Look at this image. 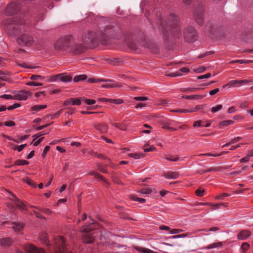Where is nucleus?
Wrapping results in <instances>:
<instances>
[{
	"label": "nucleus",
	"mask_w": 253,
	"mask_h": 253,
	"mask_svg": "<svg viewBox=\"0 0 253 253\" xmlns=\"http://www.w3.org/2000/svg\"><path fill=\"white\" fill-rule=\"evenodd\" d=\"M147 47L150 48L151 50L153 52H156V48L157 46L155 45H154L152 43H149L147 44Z\"/></svg>",
	"instance_id": "obj_52"
},
{
	"label": "nucleus",
	"mask_w": 253,
	"mask_h": 253,
	"mask_svg": "<svg viewBox=\"0 0 253 253\" xmlns=\"http://www.w3.org/2000/svg\"><path fill=\"white\" fill-rule=\"evenodd\" d=\"M88 153L91 154V155L95 156L98 158H100V159H105V158L103 155H102V154H98L96 152L91 151V152H89Z\"/></svg>",
	"instance_id": "obj_43"
},
{
	"label": "nucleus",
	"mask_w": 253,
	"mask_h": 253,
	"mask_svg": "<svg viewBox=\"0 0 253 253\" xmlns=\"http://www.w3.org/2000/svg\"><path fill=\"white\" fill-rule=\"evenodd\" d=\"M12 242L13 241L12 239L10 238L0 239V245L2 246H10L12 244Z\"/></svg>",
	"instance_id": "obj_21"
},
{
	"label": "nucleus",
	"mask_w": 253,
	"mask_h": 253,
	"mask_svg": "<svg viewBox=\"0 0 253 253\" xmlns=\"http://www.w3.org/2000/svg\"><path fill=\"white\" fill-rule=\"evenodd\" d=\"M25 20L19 17L8 18L5 22V31L8 35L15 37L24 30Z\"/></svg>",
	"instance_id": "obj_3"
},
{
	"label": "nucleus",
	"mask_w": 253,
	"mask_h": 253,
	"mask_svg": "<svg viewBox=\"0 0 253 253\" xmlns=\"http://www.w3.org/2000/svg\"><path fill=\"white\" fill-rule=\"evenodd\" d=\"M179 159L177 156L167 155L166 156V159L171 162H177L179 161Z\"/></svg>",
	"instance_id": "obj_32"
},
{
	"label": "nucleus",
	"mask_w": 253,
	"mask_h": 253,
	"mask_svg": "<svg viewBox=\"0 0 253 253\" xmlns=\"http://www.w3.org/2000/svg\"><path fill=\"white\" fill-rule=\"evenodd\" d=\"M4 125L7 126H15V124L14 122L9 121L5 122Z\"/></svg>",
	"instance_id": "obj_63"
},
{
	"label": "nucleus",
	"mask_w": 253,
	"mask_h": 253,
	"mask_svg": "<svg viewBox=\"0 0 253 253\" xmlns=\"http://www.w3.org/2000/svg\"><path fill=\"white\" fill-rule=\"evenodd\" d=\"M27 85L30 86H41L42 85V83H38L35 82H29L26 84Z\"/></svg>",
	"instance_id": "obj_53"
},
{
	"label": "nucleus",
	"mask_w": 253,
	"mask_h": 253,
	"mask_svg": "<svg viewBox=\"0 0 253 253\" xmlns=\"http://www.w3.org/2000/svg\"><path fill=\"white\" fill-rule=\"evenodd\" d=\"M17 42L21 45H31L33 42L34 40L32 37L26 34H23L21 35L17 40Z\"/></svg>",
	"instance_id": "obj_10"
},
{
	"label": "nucleus",
	"mask_w": 253,
	"mask_h": 253,
	"mask_svg": "<svg viewBox=\"0 0 253 253\" xmlns=\"http://www.w3.org/2000/svg\"><path fill=\"white\" fill-rule=\"evenodd\" d=\"M73 36L68 35L59 39L54 44L56 50H66L69 51L70 44L72 43Z\"/></svg>",
	"instance_id": "obj_4"
},
{
	"label": "nucleus",
	"mask_w": 253,
	"mask_h": 253,
	"mask_svg": "<svg viewBox=\"0 0 253 253\" xmlns=\"http://www.w3.org/2000/svg\"><path fill=\"white\" fill-rule=\"evenodd\" d=\"M158 24L165 41H169L171 37L177 38L180 34L179 18L173 13L168 16L167 21L160 19Z\"/></svg>",
	"instance_id": "obj_2"
},
{
	"label": "nucleus",
	"mask_w": 253,
	"mask_h": 253,
	"mask_svg": "<svg viewBox=\"0 0 253 253\" xmlns=\"http://www.w3.org/2000/svg\"><path fill=\"white\" fill-rule=\"evenodd\" d=\"M14 199H11L10 200L13 201L16 207L21 211H25L26 210V205L14 194H11Z\"/></svg>",
	"instance_id": "obj_16"
},
{
	"label": "nucleus",
	"mask_w": 253,
	"mask_h": 253,
	"mask_svg": "<svg viewBox=\"0 0 253 253\" xmlns=\"http://www.w3.org/2000/svg\"><path fill=\"white\" fill-rule=\"evenodd\" d=\"M81 101H82V99L80 98H70L69 99H68L64 102V105L65 106H67L69 105H80L81 103Z\"/></svg>",
	"instance_id": "obj_17"
},
{
	"label": "nucleus",
	"mask_w": 253,
	"mask_h": 253,
	"mask_svg": "<svg viewBox=\"0 0 253 253\" xmlns=\"http://www.w3.org/2000/svg\"><path fill=\"white\" fill-rule=\"evenodd\" d=\"M182 232V230L178 229H173L170 231V233L172 234H177Z\"/></svg>",
	"instance_id": "obj_61"
},
{
	"label": "nucleus",
	"mask_w": 253,
	"mask_h": 253,
	"mask_svg": "<svg viewBox=\"0 0 253 253\" xmlns=\"http://www.w3.org/2000/svg\"><path fill=\"white\" fill-rule=\"evenodd\" d=\"M49 149H50V147L49 146H46L45 147V148L43 151V152L42 154V155L43 157H44L45 156L46 153L48 151Z\"/></svg>",
	"instance_id": "obj_64"
},
{
	"label": "nucleus",
	"mask_w": 253,
	"mask_h": 253,
	"mask_svg": "<svg viewBox=\"0 0 253 253\" xmlns=\"http://www.w3.org/2000/svg\"><path fill=\"white\" fill-rule=\"evenodd\" d=\"M108 102L116 104H121L124 102L123 100L121 99H108Z\"/></svg>",
	"instance_id": "obj_34"
},
{
	"label": "nucleus",
	"mask_w": 253,
	"mask_h": 253,
	"mask_svg": "<svg viewBox=\"0 0 253 253\" xmlns=\"http://www.w3.org/2000/svg\"><path fill=\"white\" fill-rule=\"evenodd\" d=\"M27 146V144L20 145L19 146L15 145L14 147H13V149L15 150H17L19 152H20Z\"/></svg>",
	"instance_id": "obj_44"
},
{
	"label": "nucleus",
	"mask_w": 253,
	"mask_h": 253,
	"mask_svg": "<svg viewBox=\"0 0 253 253\" xmlns=\"http://www.w3.org/2000/svg\"><path fill=\"white\" fill-rule=\"evenodd\" d=\"M23 248L25 251L28 253H45L42 249H38L32 244H26Z\"/></svg>",
	"instance_id": "obj_14"
},
{
	"label": "nucleus",
	"mask_w": 253,
	"mask_h": 253,
	"mask_svg": "<svg viewBox=\"0 0 253 253\" xmlns=\"http://www.w3.org/2000/svg\"><path fill=\"white\" fill-rule=\"evenodd\" d=\"M87 82L90 83H95L98 82H112V80H104V79H98L96 78H90L88 79Z\"/></svg>",
	"instance_id": "obj_27"
},
{
	"label": "nucleus",
	"mask_w": 253,
	"mask_h": 253,
	"mask_svg": "<svg viewBox=\"0 0 253 253\" xmlns=\"http://www.w3.org/2000/svg\"><path fill=\"white\" fill-rule=\"evenodd\" d=\"M224 29V26L218 22L214 23L209 31V37L214 38L217 36V34L221 33Z\"/></svg>",
	"instance_id": "obj_8"
},
{
	"label": "nucleus",
	"mask_w": 253,
	"mask_h": 253,
	"mask_svg": "<svg viewBox=\"0 0 253 253\" xmlns=\"http://www.w3.org/2000/svg\"><path fill=\"white\" fill-rule=\"evenodd\" d=\"M103 88H113L120 87L119 85L116 84H105L101 85Z\"/></svg>",
	"instance_id": "obj_45"
},
{
	"label": "nucleus",
	"mask_w": 253,
	"mask_h": 253,
	"mask_svg": "<svg viewBox=\"0 0 253 253\" xmlns=\"http://www.w3.org/2000/svg\"><path fill=\"white\" fill-rule=\"evenodd\" d=\"M152 189L149 188H144L142 189L140 192L143 194H148L152 192Z\"/></svg>",
	"instance_id": "obj_40"
},
{
	"label": "nucleus",
	"mask_w": 253,
	"mask_h": 253,
	"mask_svg": "<svg viewBox=\"0 0 253 253\" xmlns=\"http://www.w3.org/2000/svg\"><path fill=\"white\" fill-rule=\"evenodd\" d=\"M126 44L128 46V47L133 51H135L137 49V45L135 43H134L132 41H127L126 42Z\"/></svg>",
	"instance_id": "obj_28"
},
{
	"label": "nucleus",
	"mask_w": 253,
	"mask_h": 253,
	"mask_svg": "<svg viewBox=\"0 0 253 253\" xmlns=\"http://www.w3.org/2000/svg\"><path fill=\"white\" fill-rule=\"evenodd\" d=\"M72 41L69 50V52L72 54L79 55L87 50L81 40L75 39L73 37Z\"/></svg>",
	"instance_id": "obj_5"
},
{
	"label": "nucleus",
	"mask_w": 253,
	"mask_h": 253,
	"mask_svg": "<svg viewBox=\"0 0 253 253\" xmlns=\"http://www.w3.org/2000/svg\"><path fill=\"white\" fill-rule=\"evenodd\" d=\"M137 250L138 252L142 253H157L152 250L145 248H138Z\"/></svg>",
	"instance_id": "obj_30"
},
{
	"label": "nucleus",
	"mask_w": 253,
	"mask_h": 253,
	"mask_svg": "<svg viewBox=\"0 0 253 253\" xmlns=\"http://www.w3.org/2000/svg\"><path fill=\"white\" fill-rule=\"evenodd\" d=\"M222 108V105H218L215 107H212L211 109V111L212 113H215V112H217L218 111L220 110V109H221Z\"/></svg>",
	"instance_id": "obj_49"
},
{
	"label": "nucleus",
	"mask_w": 253,
	"mask_h": 253,
	"mask_svg": "<svg viewBox=\"0 0 253 253\" xmlns=\"http://www.w3.org/2000/svg\"><path fill=\"white\" fill-rule=\"evenodd\" d=\"M94 126L101 133H105L108 129V126L105 124H98L94 125Z\"/></svg>",
	"instance_id": "obj_18"
},
{
	"label": "nucleus",
	"mask_w": 253,
	"mask_h": 253,
	"mask_svg": "<svg viewBox=\"0 0 253 253\" xmlns=\"http://www.w3.org/2000/svg\"><path fill=\"white\" fill-rule=\"evenodd\" d=\"M26 182L29 185L31 186H33V187H36V184L35 182H34L33 181H32L31 179H30V178H27L26 179Z\"/></svg>",
	"instance_id": "obj_51"
},
{
	"label": "nucleus",
	"mask_w": 253,
	"mask_h": 253,
	"mask_svg": "<svg viewBox=\"0 0 253 253\" xmlns=\"http://www.w3.org/2000/svg\"><path fill=\"white\" fill-rule=\"evenodd\" d=\"M131 199L135 201H137L141 203H144L145 202L146 200L143 198H139L136 196H132Z\"/></svg>",
	"instance_id": "obj_39"
},
{
	"label": "nucleus",
	"mask_w": 253,
	"mask_h": 253,
	"mask_svg": "<svg viewBox=\"0 0 253 253\" xmlns=\"http://www.w3.org/2000/svg\"><path fill=\"white\" fill-rule=\"evenodd\" d=\"M233 62H236V63H240V64H243V63H251V62H252V61H251V60H238L234 61Z\"/></svg>",
	"instance_id": "obj_59"
},
{
	"label": "nucleus",
	"mask_w": 253,
	"mask_h": 253,
	"mask_svg": "<svg viewBox=\"0 0 253 253\" xmlns=\"http://www.w3.org/2000/svg\"><path fill=\"white\" fill-rule=\"evenodd\" d=\"M204 7L200 5L195 9L194 13L195 20L198 24L202 25L203 23Z\"/></svg>",
	"instance_id": "obj_11"
},
{
	"label": "nucleus",
	"mask_w": 253,
	"mask_h": 253,
	"mask_svg": "<svg viewBox=\"0 0 253 253\" xmlns=\"http://www.w3.org/2000/svg\"><path fill=\"white\" fill-rule=\"evenodd\" d=\"M250 245L248 243L245 242L242 245L241 248L245 253L249 248Z\"/></svg>",
	"instance_id": "obj_56"
},
{
	"label": "nucleus",
	"mask_w": 253,
	"mask_h": 253,
	"mask_svg": "<svg viewBox=\"0 0 253 253\" xmlns=\"http://www.w3.org/2000/svg\"><path fill=\"white\" fill-rule=\"evenodd\" d=\"M36 208L39 211L46 214H50L51 213V211L48 209H43L40 207H36Z\"/></svg>",
	"instance_id": "obj_50"
},
{
	"label": "nucleus",
	"mask_w": 253,
	"mask_h": 253,
	"mask_svg": "<svg viewBox=\"0 0 253 253\" xmlns=\"http://www.w3.org/2000/svg\"><path fill=\"white\" fill-rule=\"evenodd\" d=\"M222 245H223L222 242H218L214 243L208 245L206 247V248L207 249L209 250V249H213V248H217V247H220L222 246Z\"/></svg>",
	"instance_id": "obj_29"
},
{
	"label": "nucleus",
	"mask_w": 253,
	"mask_h": 253,
	"mask_svg": "<svg viewBox=\"0 0 253 253\" xmlns=\"http://www.w3.org/2000/svg\"><path fill=\"white\" fill-rule=\"evenodd\" d=\"M87 79L86 75H80L79 76H75L74 78V82H78L80 81H84Z\"/></svg>",
	"instance_id": "obj_31"
},
{
	"label": "nucleus",
	"mask_w": 253,
	"mask_h": 253,
	"mask_svg": "<svg viewBox=\"0 0 253 253\" xmlns=\"http://www.w3.org/2000/svg\"><path fill=\"white\" fill-rule=\"evenodd\" d=\"M28 164H29L28 161L22 160H16L14 163V165L17 166H23Z\"/></svg>",
	"instance_id": "obj_36"
},
{
	"label": "nucleus",
	"mask_w": 253,
	"mask_h": 253,
	"mask_svg": "<svg viewBox=\"0 0 253 253\" xmlns=\"http://www.w3.org/2000/svg\"><path fill=\"white\" fill-rule=\"evenodd\" d=\"M47 107L46 105H35L31 108L32 113L35 114L41 110L44 109Z\"/></svg>",
	"instance_id": "obj_24"
},
{
	"label": "nucleus",
	"mask_w": 253,
	"mask_h": 253,
	"mask_svg": "<svg viewBox=\"0 0 253 253\" xmlns=\"http://www.w3.org/2000/svg\"><path fill=\"white\" fill-rule=\"evenodd\" d=\"M229 153V151H227V152L223 151V152H222L219 154H212V153H207V154H202V155L207 156H212V157H218V156H221L223 154H226V153Z\"/></svg>",
	"instance_id": "obj_37"
},
{
	"label": "nucleus",
	"mask_w": 253,
	"mask_h": 253,
	"mask_svg": "<svg viewBox=\"0 0 253 253\" xmlns=\"http://www.w3.org/2000/svg\"><path fill=\"white\" fill-rule=\"evenodd\" d=\"M128 156L135 159H138L143 157L144 156V154L143 153H130L128 154Z\"/></svg>",
	"instance_id": "obj_33"
},
{
	"label": "nucleus",
	"mask_w": 253,
	"mask_h": 253,
	"mask_svg": "<svg viewBox=\"0 0 253 253\" xmlns=\"http://www.w3.org/2000/svg\"><path fill=\"white\" fill-rule=\"evenodd\" d=\"M88 174L93 175L95 178L99 179L101 180H102L108 184L107 180L103 177V176L96 172L91 171L89 172Z\"/></svg>",
	"instance_id": "obj_26"
},
{
	"label": "nucleus",
	"mask_w": 253,
	"mask_h": 253,
	"mask_svg": "<svg viewBox=\"0 0 253 253\" xmlns=\"http://www.w3.org/2000/svg\"><path fill=\"white\" fill-rule=\"evenodd\" d=\"M183 36L185 41L193 42L197 39V31L194 27L188 26L184 30Z\"/></svg>",
	"instance_id": "obj_6"
},
{
	"label": "nucleus",
	"mask_w": 253,
	"mask_h": 253,
	"mask_svg": "<svg viewBox=\"0 0 253 253\" xmlns=\"http://www.w3.org/2000/svg\"><path fill=\"white\" fill-rule=\"evenodd\" d=\"M211 76V74L210 73H208L205 75L199 76L198 77V79H207V78H210Z\"/></svg>",
	"instance_id": "obj_58"
},
{
	"label": "nucleus",
	"mask_w": 253,
	"mask_h": 253,
	"mask_svg": "<svg viewBox=\"0 0 253 253\" xmlns=\"http://www.w3.org/2000/svg\"><path fill=\"white\" fill-rule=\"evenodd\" d=\"M212 53H213V52H212V51H208V52H206L205 53L202 54L201 55H200L199 56V58H204V57H206L207 56H208V55H209L210 54H211Z\"/></svg>",
	"instance_id": "obj_62"
},
{
	"label": "nucleus",
	"mask_w": 253,
	"mask_h": 253,
	"mask_svg": "<svg viewBox=\"0 0 253 253\" xmlns=\"http://www.w3.org/2000/svg\"><path fill=\"white\" fill-rule=\"evenodd\" d=\"M12 228L15 231H20L24 227V224L22 222H12Z\"/></svg>",
	"instance_id": "obj_23"
},
{
	"label": "nucleus",
	"mask_w": 253,
	"mask_h": 253,
	"mask_svg": "<svg viewBox=\"0 0 253 253\" xmlns=\"http://www.w3.org/2000/svg\"><path fill=\"white\" fill-rule=\"evenodd\" d=\"M43 77L40 75H33L31 76L30 79L33 81H38L39 80H42Z\"/></svg>",
	"instance_id": "obj_48"
},
{
	"label": "nucleus",
	"mask_w": 253,
	"mask_h": 253,
	"mask_svg": "<svg viewBox=\"0 0 253 253\" xmlns=\"http://www.w3.org/2000/svg\"><path fill=\"white\" fill-rule=\"evenodd\" d=\"M114 126L115 127L121 129V130H126V126L123 124H114Z\"/></svg>",
	"instance_id": "obj_57"
},
{
	"label": "nucleus",
	"mask_w": 253,
	"mask_h": 253,
	"mask_svg": "<svg viewBox=\"0 0 253 253\" xmlns=\"http://www.w3.org/2000/svg\"><path fill=\"white\" fill-rule=\"evenodd\" d=\"M162 128H164V129H169L170 131H174V130H175L176 129L174 128H173V127H170L168 126V125L167 124H164L163 126H162Z\"/></svg>",
	"instance_id": "obj_60"
},
{
	"label": "nucleus",
	"mask_w": 253,
	"mask_h": 253,
	"mask_svg": "<svg viewBox=\"0 0 253 253\" xmlns=\"http://www.w3.org/2000/svg\"><path fill=\"white\" fill-rule=\"evenodd\" d=\"M205 193V190L204 189H197L195 191L196 195L199 197H202L204 195Z\"/></svg>",
	"instance_id": "obj_41"
},
{
	"label": "nucleus",
	"mask_w": 253,
	"mask_h": 253,
	"mask_svg": "<svg viewBox=\"0 0 253 253\" xmlns=\"http://www.w3.org/2000/svg\"><path fill=\"white\" fill-rule=\"evenodd\" d=\"M200 88H196V87H188L186 88L182 89V91L183 92H195L196 90H200Z\"/></svg>",
	"instance_id": "obj_38"
},
{
	"label": "nucleus",
	"mask_w": 253,
	"mask_h": 253,
	"mask_svg": "<svg viewBox=\"0 0 253 253\" xmlns=\"http://www.w3.org/2000/svg\"><path fill=\"white\" fill-rule=\"evenodd\" d=\"M98 169L100 171H101L102 172H103V173H107L108 172V170H107V169L106 168V166L104 165H99L98 166Z\"/></svg>",
	"instance_id": "obj_46"
},
{
	"label": "nucleus",
	"mask_w": 253,
	"mask_h": 253,
	"mask_svg": "<svg viewBox=\"0 0 253 253\" xmlns=\"http://www.w3.org/2000/svg\"><path fill=\"white\" fill-rule=\"evenodd\" d=\"M91 224L89 226H84L83 228V234L82 239L84 243L90 244L92 243L93 238L90 233L93 228L91 227Z\"/></svg>",
	"instance_id": "obj_7"
},
{
	"label": "nucleus",
	"mask_w": 253,
	"mask_h": 253,
	"mask_svg": "<svg viewBox=\"0 0 253 253\" xmlns=\"http://www.w3.org/2000/svg\"><path fill=\"white\" fill-rule=\"evenodd\" d=\"M163 176L167 179H176L179 177V174L177 172L169 171L164 173Z\"/></svg>",
	"instance_id": "obj_20"
},
{
	"label": "nucleus",
	"mask_w": 253,
	"mask_h": 253,
	"mask_svg": "<svg viewBox=\"0 0 253 253\" xmlns=\"http://www.w3.org/2000/svg\"><path fill=\"white\" fill-rule=\"evenodd\" d=\"M251 235V232L248 230H244L240 231L238 234V239L240 240H246Z\"/></svg>",
	"instance_id": "obj_19"
},
{
	"label": "nucleus",
	"mask_w": 253,
	"mask_h": 253,
	"mask_svg": "<svg viewBox=\"0 0 253 253\" xmlns=\"http://www.w3.org/2000/svg\"><path fill=\"white\" fill-rule=\"evenodd\" d=\"M120 29L118 27L108 26L103 31H101L98 38L95 33L88 32L84 34L81 40L86 48L95 47L98 42V41L102 45H107L111 42V38H115V34L119 33Z\"/></svg>",
	"instance_id": "obj_1"
},
{
	"label": "nucleus",
	"mask_w": 253,
	"mask_h": 253,
	"mask_svg": "<svg viewBox=\"0 0 253 253\" xmlns=\"http://www.w3.org/2000/svg\"><path fill=\"white\" fill-rule=\"evenodd\" d=\"M219 169L218 168H211L209 169H207L205 170H201V171H200V173L201 174H202V173H206V172H211V171H217L219 170Z\"/></svg>",
	"instance_id": "obj_42"
},
{
	"label": "nucleus",
	"mask_w": 253,
	"mask_h": 253,
	"mask_svg": "<svg viewBox=\"0 0 253 253\" xmlns=\"http://www.w3.org/2000/svg\"><path fill=\"white\" fill-rule=\"evenodd\" d=\"M134 99L136 101H144L147 100L148 99V97L145 96H141V97H134Z\"/></svg>",
	"instance_id": "obj_55"
},
{
	"label": "nucleus",
	"mask_w": 253,
	"mask_h": 253,
	"mask_svg": "<svg viewBox=\"0 0 253 253\" xmlns=\"http://www.w3.org/2000/svg\"><path fill=\"white\" fill-rule=\"evenodd\" d=\"M206 95H188V96H183L182 97L184 98H185L186 99H193V100H196V99H201L204 97H205Z\"/></svg>",
	"instance_id": "obj_25"
},
{
	"label": "nucleus",
	"mask_w": 253,
	"mask_h": 253,
	"mask_svg": "<svg viewBox=\"0 0 253 253\" xmlns=\"http://www.w3.org/2000/svg\"><path fill=\"white\" fill-rule=\"evenodd\" d=\"M82 100H84V102L88 105H92L95 103V100L93 99H85L84 98H82Z\"/></svg>",
	"instance_id": "obj_47"
},
{
	"label": "nucleus",
	"mask_w": 253,
	"mask_h": 253,
	"mask_svg": "<svg viewBox=\"0 0 253 253\" xmlns=\"http://www.w3.org/2000/svg\"><path fill=\"white\" fill-rule=\"evenodd\" d=\"M167 75L169 77H176L182 76V74L179 73V72H176L175 73H171L170 74H167Z\"/></svg>",
	"instance_id": "obj_54"
},
{
	"label": "nucleus",
	"mask_w": 253,
	"mask_h": 253,
	"mask_svg": "<svg viewBox=\"0 0 253 253\" xmlns=\"http://www.w3.org/2000/svg\"><path fill=\"white\" fill-rule=\"evenodd\" d=\"M30 94V92L25 90H21L15 94L14 96V98L16 100H25L27 99V96Z\"/></svg>",
	"instance_id": "obj_15"
},
{
	"label": "nucleus",
	"mask_w": 253,
	"mask_h": 253,
	"mask_svg": "<svg viewBox=\"0 0 253 253\" xmlns=\"http://www.w3.org/2000/svg\"><path fill=\"white\" fill-rule=\"evenodd\" d=\"M71 79L72 77L70 76L66 75L65 74H59L52 76L49 80L51 82H54L56 81L60 80L63 82H70Z\"/></svg>",
	"instance_id": "obj_13"
},
{
	"label": "nucleus",
	"mask_w": 253,
	"mask_h": 253,
	"mask_svg": "<svg viewBox=\"0 0 253 253\" xmlns=\"http://www.w3.org/2000/svg\"><path fill=\"white\" fill-rule=\"evenodd\" d=\"M234 123V121L231 120H227L221 122L219 124L220 128H222L223 126H228Z\"/></svg>",
	"instance_id": "obj_35"
},
{
	"label": "nucleus",
	"mask_w": 253,
	"mask_h": 253,
	"mask_svg": "<svg viewBox=\"0 0 253 253\" xmlns=\"http://www.w3.org/2000/svg\"><path fill=\"white\" fill-rule=\"evenodd\" d=\"M20 5L16 2H12L5 8V13L7 15L16 14L20 9Z\"/></svg>",
	"instance_id": "obj_12"
},
{
	"label": "nucleus",
	"mask_w": 253,
	"mask_h": 253,
	"mask_svg": "<svg viewBox=\"0 0 253 253\" xmlns=\"http://www.w3.org/2000/svg\"><path fill=\"white\" fill-rule=\"evenodd\" d=\"M57 250L55 253H71L65 248V240L63 237H59L55 239Z\"/></svg>",
	"instance_id": "obj_9"
},
{
	"label": "nucleus",
	"mask_w": 253,
	"mask_h": 253,
	"mask_svg": "<svg viewBox=\"0 0 253 253\" xmlns=\"http://www.w3.org/2000/svg\"><path fill=\"white\" fill-rule=\"evenodd\" d=\"M248 83V81L246 80H232L230 81L227 85H229V86L231 87H235L236 84H241L242 83Z\"/></svg>",
	"instance_id": "obj_22"
}]
</instances>
